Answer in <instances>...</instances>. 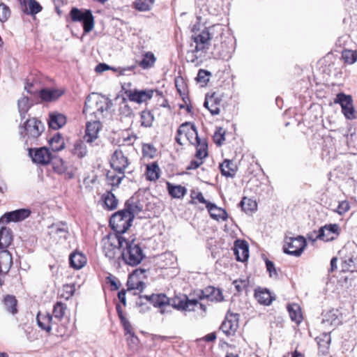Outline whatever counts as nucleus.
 <instances>
[{"mask_svg":"<svg viewBox=\"0 0 357 357\" xmlns=\"http://www.w3.org/2000/svg\"><path fill=\"white\" fill-rule=\"evenodd\" d=\"M44 130V126L40 121L36 118L27 119L24 126L20 127V135L25 138L26 144H31L36 140Z\"/></svg>","mask_w":357,"mask_h":357,"instance_id":"obj_6","label":"nucleus"},{"mask_svg":"<svg viewBox=\"0 0 357 357\" xmlns=\"http://www.w3.org/2000/svg\"><path fill=\"white\" fill-rule=\"evenodd\" d=\"M234 252L237 261H246L249 257L248 243L245 241L236 240L234 243Z\"/></svg>","mask_w":357,"mask_h":357,"instance_id":"obj_21","label":"nucleus"},{"mask_svg":"<svg viewBox=\"0 0 357 357\" xmlns=\"http://www.w3.org/2000/svg\"><path fill=\"white\" fill-rule=\"evenodd\" d=\"M236 289L241 292L243 291L248 285V281L247 280H236L233 282Z\"/></svg>","mask_w":357,"mask_h":357,"instance_id":"obj_62","label":"nucleus"},{"mask_svg":"<svg viewBox=\"0 0 357 357\" xmlns=\"http://www.w3.org/2000/svg\"><path fill=\"white\" fill-rule=\"evenodd\" d=\"M200 298H206L211 301L220 302L224 298L220 289L207 287L202 291Z\"/></svg>","mask_w":357,"mask_h":357,"instance_id":"obj_25","label":"nucleus"},{"mask_svg":"<svg viewBox=\"0 0 357 357\" xmlns=\"http://www.w3.org/2000/svg\"><path fill=\"white\" fill-rule=\"evenodd\" d=\"M196 303L186 296L183 298H175L172 300V306L178 310L195 311Z\"/></svg>","mask_w":357,"mask_h":357,"instance_id":"obj_23","label":"nucleus"},{"mask_svg":"<svg viewBox=\"0 0 357 357\" xmlns=\"http://www.w3.org/2000/svg\"><path fill=\"white\" fill-rule=\"evenodd\" d=\"M307 245L305 238L302 236L285 237L283 250L285 253L296 257L300 256Z\"/></svg>","mask_w":357,"mask_h":357,"instance_id":"obj_8","label":"nucleus"},{"mask_svg":"<svg viewBox=\"0 0 357 357\" xmlns=\"http://www.w3.org/2000/svg\"><path fill=\"white\" fill-rule=\"evenodd\" d=\"M67 310L66 303L57 301L53 306L52 314L47 312H38L36 316L38 326L47 333L54 329L57 336H68L70 332L68 326L61 324Z\"/></svg>","mask_w":357,"mask_h":357,"instance_id":"obj_1","label":"nucleus"},{"mask_svg":"<svg viewBox=\"0 0 357 357\" xmlns=\"http://www.w3.org/2000/svg\"><path fill=\"white\" fill-rule=\"evenodd\" d=\"M211 73L208 72L207 70L201 69L199 70L197 76V80L199 82H202L204 84H206V82L209 80V75Z\"/></svg>","mask_w":357,"mask_h":357,"instance_id":"obj_59","label":"nucleus"},{"mask_svg":"<svg viewBox=\"0 0 357 357\" xmlns=\"http://www.w3.org/2000/svg\"><path fill=\"white\" fill-rule=\"evenodd\" d=\"M29 6L28 11L26 12V15H34L40 13L43 7L36 0H28Z\"/></svg>","mask_w":357,"mask_h":357,"instance_id":"obj_51","label":"nucleus"},{"mask_svg":"<svg viewBox=\"0 0 357 357\" xmlns=\"http://www.w3.org/2000/svg\"><path fill=\"white\" fill-rule=\"evenodd\" d=\"M206 208L211 217L215 220H226L227 218V213L220 207L217 206L215 204H207Z\"/></svg>","mask_w":357,"mask_h":357,"instance_id":"obj_30","label":"nucleus"},{"mask_svg":"<svg viewBox=\"0 0 357 357\" xmlns=\"http://www.w3.org/2000/svg\"><path fill=\"white\" fill-rule=\"evenodd\" d=\"M70 16L73 22L83 23L84 33L89 32V10H85L83 12L77 8H73L70 12Z\"/></svg>","mask_w":357,"mask_h":357,"instance_id":"obj_16","label":"nucleus"},{"mask_svg":"<svg viewBox=\"0 0 357 357\" xmlns=\"http://www.w3.org/2000/svg\"><path fill=\"white\" fill-rule=\"evenodd\" d=\"M50 229V235L52 236V238H54L56 239H66L69 233L68 227L67 224L63 222L52 224Z\"/></svg>","mask_w":357,"mask_h":357,"instance_id":"obj_22","label":"nucleus"},{"mask_svg":"<svg viewBox=\"0 0 357 357\" xmlns=\"http://www.w3.org/2000/svg\"><path fill=\"white\" fill-rule=\"evenodd\" d=\"M10 16V10L5 3H0V21L4 22Z\"/></svg>","mask_w":357,"mask_h":357,"instance_id":"obj_54","label":"nucleus"},{"mask_svg":"<svg viewBox=\"0 0 357 357\" xmlns=\"http://www.w3.org/2000/svg\"><path fill=\"white\" fill-rule=\"evenodd\" d=\"M337 102L341 105V107L349 106L352 104V100L350 96L344 94H339L337 96Z\"/></svg>","mask_w":357,"mask_h":357,"instance_id":"obj_58","label":"nucleus"},{"mask_svg":"<svg viewBox=\"0 0 357 357\" xmlns=\"http://www.w3.org/2000/svg\"><path fill=\"white\" fill-rule=\"evenodd\" d=\"M322 323L326 326H338L341 323L338 310L333 309L324 313L323 314Z\"/></svg>","mask_w":357,"mask_h":357,"instance_id":"obj_27","label":"nucleus"},{"mask_svg":"<svg viewBox=\"0 0 357 357\" xmlns=\"http://www.w3.org/2000/svg\"><path fill=\"white\" fill-rule=\"evenodd\" d=\"M3 305L6 307V310L12 314L17 313V300L13 295L8 294L3 300Z\"/></svg>","mask_w":357,"mask_h":357,"instance_id":"obj_37","label":"nucleus"},{"mask_svg":"<svg viewBox=\"0 0 357 357\" xmlns=\"http://www.w3.org/2000/svg\"><path fill=\"white\" fill-rule=\"evenodd\" d=\"M126 238L121 235L109 233L101 241L102 252L109 260L114 259L119 252V248H123Z\"/></svg>","mask_w":357,"mask_h":357,"instance_id":"obj_4","label":"nucleus"},{"mask_svg":"<svg viewBox=\"0 0 357 357\" xmlns=\"http://www.w3.org/2000/svg\"><path fill=\"white\" fill-rule=\"evenodd\" d=\"M222 50L219 52V56L222 59L227 60L231 57L232 52H234L233 45L231 42L222 43Z\"/></svg>","mask_w":357,"mask_h":357,"instance_id":"obj_45","label":"nucleus"},{"mask_svg":"<svg viewBox=\"0 0 357 357\" xmlns=\"http://www.w3.org/2000/svg\"><path fill=\"white\" fill-rule=\"evenodd\" d=\"M169 194L174 198L181 199L185 196L187 192L185 187L181 185H174L170 183H167Z\"/></svg>","mask_w":357,"mask_h":357,"instance_id":"obj_38","label":"nucleus"},{"mask_svg":"<svg viewBox=\"0 0 357 357\" xmlns=\"http://www.w3.org/2000/svg\"><path fill=\"white\" fill-rule=\"evenodd\" d=\"M13 241L11 229L3 227L0 229V250H7Z\"/></svg>","mask_w":357,"mask_h":357,"instance_id":"obj_32","label":"nucleus"},{"mask_svg":"<svg viewBox=\"0 0 357 357\" xmlns=\"http://www.w3.org/2000/svg\"><path fill=\"white\" fill-rule=\"evenodd\" d=\"M342 57L346 63L349 65L354 64L357 61V51L344 50L342 51Z\"/></svg>","mask_w":357,"mask_h":357,"instance_id":"obj_47","label":"nucleus"},{"mask_svg":"<svg viewBox=\"0 0 357 357\" xmlns=\"http://www.w3.org/2000/svg\"><path fill=\"white\" fill-rule=\"evenodd\" d=\"M255 298L262 305H269L272 301L271 293L266 289H258L255 290Z\"/></svg>","mask_w":357,"mask_h":357,"instance_id":"obj_34","label":"nucleus"},{"mask_svg":"<svg viewBox=\"0 0 357 357\" xmlns=\"http://www.w3.org/2000/svg\"><path fill=\"white\" fill-rule=\"evenodd\" d=\"M149 300L153 306L160 308L161 314H165L167 312L165 307L169 306V299L165 294H153L149 298Z\"/></svg>","mask_w":357,"mask_h":357,"instance_id":"obj_26","label":"nucleus"},{"mask_svg":"<svg viewBox=\"0 0 357 357\" xmlns=\"http://www.w3.org/2000/svg\"><path fill=\"white\" fill-rule=\"evenodd\" d=\"M238 314L229 313L220 326L221 331L227 335H232L238 328Z\"/></svg>","mask_w":357,"mask_h":357,"instance_id":"obj_13","label":"nucleus"},{"mask_svg":"<svg viewBox=\"0 0 357 357\" xmlns=\"http://www.w3.org/2000/svg\"><path fill=\"white\" fill-rule=\"evenodd\" d=\"M155 61L156 58L154 54L148 52L144 54L142 61L139 62V66L143 69H149L154 66Z\"/></svg>","mask_w":357,"mask_h":357,"instance_id":"obj_43","label":"nucleus"},{"mask_svg":"<svg viewBox=\"0 0 357 357\" xmlns=\"http://www.w3.org/2000/svg\"><path fill=\"white\" fill-rule=\"evenodd\" d=\"M266 269H267L268 272L269 273L270 277L276 278L278 276V273L276 271V269H275L273 262L267 259L266 261Z\"/></svg>","mask_w":357,"mask_h":357,"instance_id":"obj_64","label":"nucleus"},{"mask_svg":"<svg viewBox=\"0 0 357 357\" xmlns=\"http://www.w3.org/2000/svg\"><path fill=\"white\" fill-rule=\"evenodd\" d=\"M31 211L26 208H21L6 213L0 218V223L22 221L27 218L31 215Z\"/></svg>","mask_w":357,"mask_h":357,"instance_id":"obj_14","label":"nucleus"},{"mask_svg":"<svg viewBox=\"0 0 357 357\" xmlns=\"http://www.w3.org/2000/svg\"><path fill=\"white\" fill-rule=\"evenodd\" d=\"M144 202L139 199V195L132 196L126 203V208L123 209L126 213H129L134 219L135 215H139L143 211Z\"/></svg>","mask_w":357,"mask_h":357,"instance_id":"obj_15","label":"nucleus"},{"mask_svg":"<svg viewBox=\"0 0 357 357\" xmlns=\"http://www.w3.org/2000/svg\"><path fill=\"white\" fill-rule=\"evenodd\" d=\"M86 142H89V121L86 123L85 135L84 140H77L74 144L73 153L78 158H83L87 153V146Z\"/></svg>","mask_w":357,"mask_h":357,"instance_id":"obj_18","label":"nucleus"},{"mask_svg":"<svg viewBox=\"0 0 357 357\" xmlns=\"http://www.w3.org/2000/svg\"><path fill=\"white\" fill-rule=\"evenodd\" d=\"M110 164L114 171L122 174L125 173V170L128 167L129 160L121 150L117 149L111 157Z\"/></svg>","mask_w":357,"mask_h":357,"instance_id":"obj_11","label":"nucleus"},{"mask_svg":"<svg viewBox=\"0 0 357 357\" xmlns=\"http://www.w3.org/2000/svg\"><path fill=\"white\" fill-rule=\"evenodd\" d=\"M116 172H108L106 177L109 183L113 186L118 185L123 178L124 177V174H120L119 173L116 174Z\"/></svg>","mask_w":357,"mask_h":357,"instance_id":"obj_48","label":"nucleus"},{"mask_svg":"<svg viewBox=\"0 0 357 357\" xmlns=\"http://www.w3.org/2000/svg\"><path fill=\"white\" fill-rule=\"evenodd\" d=\"M214 142L216 144L220 146L222 142L225 141V131L222 128H219L215 131L213 136Z\"/></svg>","mask_w":357,"mask_h":357,"instance_id":"obj_57","label":"nucleus"},{"mask_svg":"<svg viewBox=\"0 0 357 357\" xmlns=\"http://www.w3.org/2000/svg\"><path fill=\"white\" fill-rule=\"evenodd\" d=\"M340 234V227L337 224H327L321 227L315 239H320L321 241L328 242L336 239Z\"/></svg>","mask_w":357,"mask_h":357,"instance_id":"obj_10","label":"nucleus"},{"mask_svg":"<svg viewBox=\"0 0 357 357\" xmlns=\"http://www.w3.org/2000/svg\"><path fill=\"white\" fill-rule=\"evenodd\" d=\"M124 245L126 248H123L121 255L125 263L132 266L139 264L145 257L139 244L134 239H126Z\"/></svg>","mask_w":357,"mask_h":357,"instance_id":"obj_5","label":"nucleus"},{"mask_svg":"<svg viewBox=\"0 0 357 357\" xmlns=\"http://www.w3.org/2000/svg\"><path fill=\"white\" fill-rule=\"evenodd\" d=\"M102 125L100 121H95L91 123V143L98 138V133L101 130Z\"/></svg>","mask_w":357,"mask_h":357,"instance_id":"obj_53","label":"nucleus"},{"mask_svg":"<svg viewBox=\"0 0 357 357\" xmlns=\"http://www.w3.org/2000/svg\"><path fill=\"white\" fill-rule=\"evenodd\" d=\"M240 206L246 213H252L257 209V202L251 199L243 197L240 202Z\"/></svg>","mask_w":357,"mask_h":357,"instance_id":"obj_44","label":"nucleus"},{"mask_svg":"<svg viewBox=\"0 0 357 357\" xmlns=\"http://www.w3.org/2000/svg\"><path fill=\"white\" fill-rule=\"evenodd\" d=\"M69 262L71 267L75 269H80L84 266L87 262L86 257L81 252L75 251L70 254Z\"/></svg>","mask_w":357,"mask_h":357,"instance_id":"obj_29","label":"nucleus"},{"mask_svg":"<svg viewBox=\"0 0 357 357\" xmlns=\"http://www.w3.org/2000/svg\"><path fill=\"white\" fill-rule=\"evenodd\" d=\"M134 68H135V67L133 66H129L128 68H114L109 66V65H107L106 63H101L96 66V67L95 68V71L97 73H101L108 70H112L113 71L118 72V73H119L120 75H125V73L126 71H131Z\"/></svg>","mask_w":357,"mask_h":357,"instance_id":"obj_39","label":"nucleus"},{"mask_svg":"<svg viewBox=\"0 0 357 357\" xmlns=\"http://www.w3.org/2000/svg\"><path fill=\"white\" fill-rule=\"evenodd\" d=\"M331 342V336L328 333H324L322 335V337L319 339L318 341V344L319 347H324L326 349L328 348V346Z\"/></svg>","mask_w":357,"mask_h":357,"instance_id":"obj_63","label":"nucleus"},{"mask_svg":"<svg viewBox=\"0 0 357 357\" xmlns=\"http://www.w3.org/2000/svg\"><path fill=\"white\" fill-rule=\"evenodd\" d=\"M221 101V98L214 93L211 96H206L204 106L208 109L213 116L218 115L220 112Z\"/></svg>","mask_w":357,"mask_h":357,"instance_id":"obj_20","label":"nucleus"},{"mask_svg":"<svg viewBox=\"0 0 357 357\" xmlns=\"http://www.w3.org/2000/svg\"><path fill=\"white\" fill-rule=\"evenodd\" d=\"M101 200L104 204L105 208L108 210H114L118 206L119 201L115 195L110 191H107L102 195Z\"/></svg>","mask_w":357,"mask_h":357,"instance_id":"obj_33","label":"nucleus"},{"mask_svg":"<svg viewBox=\"0 0 357 357\" xmlns=\"http://www.w3.org/2000/svg\"><path fill=\"white\" fill-rule=\"evenodd\" d=\"M153 116L149 111H143L141 113V124L144 127H150L152 125Z\"/></svg>","mask_w":357,"mask_h":357,"instance_id":"obj_52","label":"nucleus"},{"mask_svg":"<svg viewBox=\"0 0 357 357\" xmlns=\"http://www.w3.org/2000/svg\"><path fill=\"white\" fill-rule=\"evenodd\" d=\"M128 285L129 289H137L139 291H142L145 287V284L142 281H137V282H133L131 278L128 281Z\"/></svg>","mask_w":357,"mask_h":357,"instance_id":"obj_61","label":"nucleus"},{"mask_svg":"<svg viewBox=\"0 0 357 357\" xmlns=\"http://www.w3.org/2000/svg\"><path fill=\"white\" fill-rule=\"evenodd\" d=\"M343 271L353 272L357 268V255L351 254L346 256L342 263Z\"/></svg>","mask_w":357,"mask_h":357,"instance_id":"obj_35","label":"nucleus"},{"mask_svg":"<svg viewBox=\"0 0 357 357\" xmlns=\"http://www.w3.org/2000/svg\"><path fill=\"white\" fill-rule=\"evenodd\" d=\"M342 113L348 119H354L357 117V113L354 111L352 104L349 106L342 107Z\"/></svg>","mask_w":357,"mask_h":357,"instance_id":"obj_55","label":"nucleus"},{"mask_svg":"<svg viewBox=\"0 0 357 357\" xmlns=\"http://www.w3.org/2000/svg\"><path fill=\"white\" fill-rule=\"evenodd\" d=\"M49 143L53 151H59L64 148V140L59 133L54 135L49 140Z\"/></svg>","mask_w":357,"mask_h":357,"instance_id":"obj_42","label":"nucleus"},{"mask_svg":"<svg viewBox=\"0 0 357 357\" xmlns=\"http://www.w3.org/2000/svg\"><path fill=\"white\" fill-rule=\"evenodd\" d=\"M178 135H183L192 144L196 146L197 158H202L208 156V143L206 139H201L195 125L185 122L178 128Z\"/></svg>","mask_w":357,"mask_h":357,"instance_id":"obj_3","label":"nucleus"},{"mask_svg":"<svg viewBox=\"0 0 357 357\" xmlns=\"http://www.w3.org/2000/svg\"><path fill=\"white\" fill-rule=\"evenodd\" d=\"M91 101L93 102V109H96L93 113L96 116H104L105 113H107L112 106V102L108 97L96 93L91 94Z\"/></svg>","mask_w":357,"mask_h":357,"instance_id":"obj_9","label":"nucleus"},{"mask_svg":"<svg viewBox=\"0 0 357 357\" xmlns=\"http://www.w3.org/2000/svg\"><path fill=\"white\" fill-rule=\"evenodd\" d=\"M13 264L11 254L8 250H0V286L4 284L3 276L9 271Z\"/></svg>","mask_w":357,"mask_h":357,"instance_id":"obj_19","label":"nucleus"},{"mask_svg":"<svg viewBox=\"0 0 357 357\" xmlns=\"http://www.w3.org/2000/svg\"><path fill=\"white\" fill-rule=\"evenodd\" d=\"M119 112L124 116H131L133 114L131 107L127 104L126 100H123L121 103Z\"/></svg>","mask_w":357,"mask_h":357,"instance_id":"obj_56","label":"nucleus"},{"mask_svg":"<svg viewBox=\"0 0 357 357\" xmlns=\"http://www.w3.org/2000/svg\"><path fill=\"white\" fill-rule=\"evenodd\" d=\"M67 122L66 116L57 112H54L50 114L48 124L50 128L58 130L66 125Z\"/></svg>","mask_w":357,"mask_h":357,"instance_id":"obj_24","label":"nucleus"},{"mask_svg":"<svg viewBox=\"0 0 357 357\" xmlns=\"http://www.w3.org/2000/svg\"><path fill=\"white\" fill-rule=\"evenodd\" d=\"M132 220V215L129 213L121 210L112 215L109 220V225L114 231V234L121 236L131 226Z\"/></svg>","mask_w":357,"mask_h":357,"instance_id":"obj_7","label":"nucleus"},{"mask_svg":"<svg viewBox=\"0 0 357 357\" xmlns=\"http://www.w3.org/2000/svg\"><path fill=\"white\" fill-rule=\"evenodd\" d=\"M63 94V91L59 89H43L39 92L40 98L47 102L54 101Z\"/></svg>","mask_w":357,"mask_h":357,"instance_id":"obj_31","label":"nucleus"},{"mask_svg":"<svg viewBox=\"0 0 357 357\" xmlns=\"http://www.w3.org/2000/svg\"><path fill=\"white\" fill-rule=\"evenodd\" d=\"M190 49L186 54V60L197 65L201 59L205 56L209 48L211 35L206 28L199 33H194L191 36Z\"/></svg>","mask_w":357,"mask_h":357,"instance_id":"obj_2","label":"nucleus"},{"mask_svg":"<svg viewBox=\"0 0 357 357\" xmlns=\"http://www.w3.org/2000/svg\"><path fill=\"white\" fill-rule=\"evenodd\" d=\"M160 268H174L176 265V257L171 252L162 254L158 261Z\"/></svg>","mask_w":357,"mask_h":357,"instance_id":"obj_28","label":"nucleus"},{"mask_svg":"<svg viewBox=\"0 0 357 357\" xmlns=\"http://www.w3.org/2000/svg\"><path fill=\"white\" fill-rule=\"evenodd\" d=\"M287 310L289 313L291 319L297 324H299L302 321V314L301 307L298 304L292 303L287 306Z\"/></svg>","mask_w":357,"mask_h":357,"instance_id":"obj_40","label":"nucleus"},{"mask_svg":"<svg viewBox=\"0 0 357 357\" xmlns=\"http://www.w3.org/2000/svg\"><path fill=\"white\" fill-rule=\"evenodd\" d=\"M220 168L222 175L232 177L236 173L235 165L229 160H225L220 165Z\"/></svg>","mask_w":357,"mask_h":357,"instance_id":"obj_41","label":"nucleus"},{"mask_svg":"<svg viewBox=\"0 0 357 357\" xmlns=\"http://www.w3.org/2000/svg\"><path fill=\"white\" fill-rule=\"evenodd\" d=\"M154 3V0H136L135 8L139 11L149 10Z\"/></svg>","mask_w":357,"mask_h":357,"instance_id":"obj_50","label":"nucleus"},{"mask_svg":"<svg viewBox=\"0 0 357 357\" xmlns=\"http://www.w3.org/2000/svg\"><path fill=\"white\" fill-rule=\"evenodd\" d=\"M119 317L121 319V322L123 326L126 334H129L132 338V341L137 340V337L135 335L134 331L132 330V326L129 321L124 317L121 313L119 314Z\"/></svg>","mask_w":357,"mask_h":357,"instance_id":"obj_49","label":"nucleus"},{"mask_svg":"<svg viewBox=\"0 0 357 357\" xmlns=\"http://www.w3.org/2000/svg\"><path fill=\"white\" fill-rule=\"evenodd\" d=\"M29 153L33 161L40 165H47L52 160V155L47 147L29 149Z\"/></svg>","mask_w":357,"mask_h":357,"instance_id":"obj_12","label":"nucleus"},{"mask_svg":"<svg viewBox=\"0 0 357 357\" xmlns=\"http://www.w3.org/2000/svg\"><path fill=\"white\" fill-rule=\"evenodd\" d=\"M350 208V205L348 202L342 201L339 203L337 209L335 211L340 214L343 215L347 213Z\"/></svg>","mask_w":357,"mask_h":357,"instance_id":"obj_60","label":"nucleus"},{"mask_svg":"<svg viewBox=\"0 0 357 357\" xmlns=\"http://www.w3.org/2000/svg\"><path fill=\"white\" fill-rule=\"evenodd\" d=\"M146 178L151 181H155L160 177V168L156 162L148 164L146 167Z\"/></svg>","mask_w":357,"mask_h":357,"instance_id":"obj_36","label":"nucleus"},{"mask_svg":"<svg viewBox=\"0 0 357 357\" xmlns=\"http://www.w3.org/2000/svg\"><path fill=\"white\" fill-rule=\"evenodd\" d=\"M50 163L52 165L54 171L59 174L64 173L66 170V166L63 160L60 158L52 156V160Z\"/></svg>","mask_w":357,"mask_h":357,"instance_id":"obj_46","label":"nucleus"},{"mask_svg":"<svg viewBox=\"0 0 357 357\" xmlns=\"http://www.w3.org/2000/svg\"><path fill=\"white\" fill-rule=\"evenodd\" d=\"M129 100L137 103H142L150 100L153 95V91L150 89H130L126 92Z\"/></svg>","mask_w":357,"mask_h":357,"instance_id":"obj_17","label":"nucleus"}]
</instances>
